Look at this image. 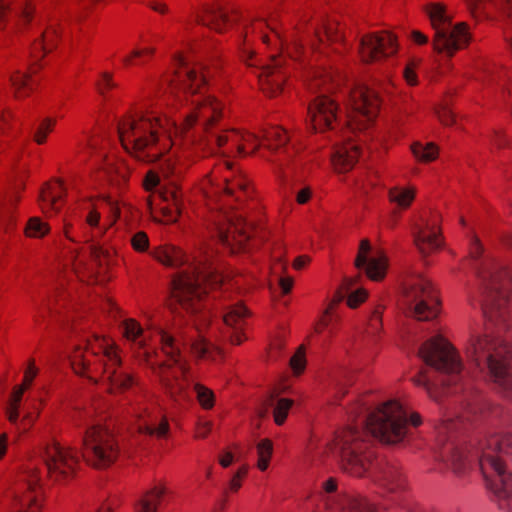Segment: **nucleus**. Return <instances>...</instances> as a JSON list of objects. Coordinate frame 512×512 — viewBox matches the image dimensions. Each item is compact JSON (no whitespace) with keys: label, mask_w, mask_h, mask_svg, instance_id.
Here are the masks:
<instances>
[{"label":"nucleus","mask_w":512,"mask_h":512,"mask_svg":"<svg viewBox=\"0 0 512 512\" xmlns=\"http://www.w3.org/2000/svg\"><path fill=\"white\" fill-rule=\"evenodd\" d=\"M388 195L391 202L397 204L403 209H406L412 203L415 197V192L412 189L393 187L389 190Z\"/></svg>","instance_id":"79ce46f5"},{"label":"nucleus","mask_w":512,"mask_h":512,"mask_svg":"<svg viewBox=\"0 0 512 512\" xmlns=\"http://www.w3.org/2000/svg\"><path fill=\"white\" fill-rule=\"evenodd\" d=\"M82 443V457L96 468L111 465L118 457L119 449L113 434L100 423H86Z\"/></svg>","instance_id":"9b49d317"},{"label":"nucleus","mask_w":512,"mask_h":512,"mask_svg":"<svg viewBox=\"0 0 512 512\" xmlns=\"http://www.w3.org/2000/svg\"><path fill=\"white\" fill-rule=\"evenodd\" d=\"M173 86L183 94L185 101H188V95L193 97L191 100L193 109L186 115L185 128L188 129L198 124L201 126L202 130H208L212 124L221 117V104L211 95H205L203 89H200V93L198 92L193 95L189 90L184 93L177 84H173Z\"/></svg>","instance_id":"a211bd4d"},{"label":"nucleus","mask_w":512,"mask_h":512,"mask_svg":"<svg viewBox=\"0 0 512 512\" xmlns=\"http://www.w3.org/2000/svg\"><path fill=\"white\" fill-rule=\"evenodd\" d=\"M370 252L371 246L369 241L367 239L362 240L355 259V265L357 268H363L371 280L380 281L386 274L387 258L380 251L373 255H370Z\"/></svg>","instance_id":"a878e982"},{"label":"nucleus","mask_w":512,"mask_h":512,"mask_svg":"<svg viewBox=\"0 0 512 512\" xmlns=\"http://www.w3.org/2000/svg\"><path fill=\"white\" fill-rule=\"evenodd\" d=\"M362 155L360 152V146L355 142H348L339 145L332 156V161L335 169L338 172H346L350 170L356 160Z\"/></svg>","instance_id":"c9c22d12"},{"label":"nucleus","mask_w":512,"mask_h":512,"mask_svg":"<svg viewBox=\"0 0 512 512\" xmlns=\"http://www.w3.org/2000/svg\"><path fill=\"white\" fill-rule=\"evenodd\" d=\"M351 424L335 433L328 443L339 457L342 469L355 477L366 475L373 467L372 439L396 444L408 433V417L403 406L390 400L370 411L367 403L357 401L348 410Z\"/></svg>","instance_id":"f257e3e1"},{"label":"nucleus","mask_w":512,"mask_h":512,"mask_svg":"<svg viewBox=\"0 0 512 512\" xmlns=\"http://www.w3.org/2000/svg\"><path fill=\"white\" fill-rule=\"evenodd\" d=\"M24 392H25L24 386L15 387L12 397H11L10 406H18L19 407Z\"/></svg>","instance_id":"69168bd1"},{"label":"nucleus","mask_w":512,"mask_h":512,"mask_svg":"<svg viewBox=\"0 0 512 512\" xmlns=\"http://www.w3.org/2000/svg\"><path fill=\"white\" fill-rule=\"evenodd\" d=\"M165 494V488L155 486L148 490L135 504L136 512H157L158 505Z\"/></svg>","instance_id":"ea45409f"},{"label":"nucleus","mask_w":512,"mask_h":512,"mask_svg":"<svg viewBox=\"0 0 512 512\" xmlns=\"http://www.w3.org/2000/svg\"><path fill=\"white\" fill-rule=\"evenodd\" d=\"M131 244L136 251L143 252L149 245V239L146 233L140 231L133 235Z\"/></svg>","instance_id":"864d4df0"},{"label":"nucleus","mask_w":512,"mask_h":512,"mask_svg":"<svg viewBox=\"0 0 512 512\" xmlns=\"http://www.w3.org/2000/svg\"><path fill=\"white\" fill-rule=\"evenodd\" d=\"M154 53L153 48L134 49L129 56L123 58V63L127 66L135 64L134 58H140L143 55H152Z\"/></svg>","instance_id":"6e6d98bb"},{"label":"nucleus","mask_w":512,"mask_h":512,"mask_svg":"<svg viewBox=\"0 0 512 512\" xmlns=\"http://www.w3.org/2000/svg\"><path fill=\"white\" fill-rule=\"evenodd\" d=\"M117 129L124 149L145 163L160 160L172 146L162 120L151 115H129L119 121Z\"/></svg>","instance_id":"39448f33"},{"label":"nucleus","mask_w":512,"mask_h":512,"mask_svg":"<svg viewBox=\"0 0 512 512\" xmlns=\"http://www.w3.org/2000/svg\"><path fill=\"white\" fill-rule=\"evenodd\" d=\"M267 408H273V416L276 424L281 425L284 423L289 409L293 405V401L286 398H277L276 395L270 394L266 400Z\"/></svg>","instance_id":"a19ab883"},{"label":"nucleus","mask_w":512,"mask_h":512,"mask_svg":"<svg viewBox=\"0 0 512 512\" xmlns=\"http://www.w3.org/2000/svg\"><path fill=\"white\" fill-rule=\"evenodd\" d=\"M218 148L224 147L226 144L231 143V149L224 150L223 153L227 154L236 150L239 154H245L246 146L252 148V152H255L261 143L259 136L253 133H239L236 131L226 132L224 134H218L214 138Z\"/></svg>","instance_id":"c756f323"},{"label":"nucleus","mask_w":512,"mask_h":512,"mask_svg":"<svg viewBox=\"0 0 512 512\" xmlns=\"http://www.w3.org/2000/svg\"><path fill=\"white\" fill-rule=\"evenodd\" d=\"M381 325V310L380 307L376 308L370 317L369 328L373 331H377Z\"/></svg>","instance_id":"680f3d73"},{"label":"nucleus","mask_w":512,"mask_h":512,"mask_svg":"<svg viewBox=\"0 0 512 512\" xmlns=\"http://www.w3.org/2000/svg\"><path fill=\"white\" fill-rule=\"evenodd\" d=\"M49 230V225L39 217H31L24 228L26 236L33 238H41L45 236Z\"/></svg>","instance_id":"a18cd8bd"},{"label":"nucleus","mask_w":512,"mask_h":512,"mask_svg":"<svg viewBox=\"0 0 512 512\" xmlns=\"http://www.w3.org/2000/svg\"><path fill=\"white\" fill-rule=\"evenodd\" d=\"M438 117L444 125H450L454 121V115L448 108H443L439 111Z\"/></svg>","instance_id":"e2e57ef3"},{"label":"nucleus","mask_w":512,"mask_h":512,"mask_svg":"<svg viewBox=\"0 0 512 512\" xmlns=\"http://www.w3.org/2000/svg\"><path fill=\"white\" fill-rule=\"evenodd\" d=\"M403 74L408 84L415 85L417 83V76L412 65H407Z\"/></svg>","instance_id":"338daca9"},{"label":"nucleus","mask_w":512,"mask_h":512,"mask_svg":"<svg viewBox=\"0 0 512 512\" xmlns=\"http://www.w3.org/2000/svg\"><path fill=\"white\" fill-rule=\"evenodd\" d=\"M20 197L18 195V191H17V188L15 189V191H13L11 194H9L7 196V198L5 199V201L3 202L2 204V220L3 222L7 223V224H13L14 222V216H13V212H14V207L16 205V203L19 201Z\"/></svg>","instance_id":"49530a36"},{"label":"nucleus","mask_w":512,"mask_h":512,"mask_svg":"<svg viewBox=\"0 0 512 512\" xmlns=\"http://www.w3.org/2000/svg\"><path fill=\"white\" fill-rule=\"evenodd\" d=\"M425 11L434 30L433 47L435 51L451 57L454 53L466 47L470 41V34L464 22L452 24L451 17L441 3H430Z\"/></svg>","instance_id":"1a4fd4ad"},{"label":"nucleus","mask_w":512,"mask_h":512,"mask_svg":"<svg viewBox=\"0 0 512 512\" xmlns=\"http://www.w3.org/2000/svg\"><path fill=\"white\" fill-rule=\"evenodd\" d=\"M263 139L266 147L273 153L271 163L274 172L279 177H286L288 173H296L304 164L298 157L299 148L296 147L281 127H272L265 131Z\"/></svg>","instance_id":"ddd939ff"},{"label":"nucleus","mask_w":512,"mask_h":512,"mask_svg":"<svg viewBox=\"0 0 512 512\" xmlns=\"http://www.w3.org/2000/svg\"><path fill=\"white\" fill-rule=\"evenodd\" d=\"M477 273L484 286V315L492 322L504 321L510 301L509 291L504 283L505 274L491 266L479 268Z\"/></svg>","instance_id":"f8f14e48"},{"label":"nucleus","mask_w":512,"mask_h":512,"mask_svg":"<svg viewBox=\"0 0 512 512\" xmlns=\"http://www.w3.org/2000/svg\"><path fill=\"white\" fill-rule=\"evenodd\" d=\"M132 418L135 421V429L141 434H146L158 439L166 438L169 433V423L165 417L158 418L149 408L140 401L130 403Z\"/></svg>","instance_id":"4be33fe9"},{"label":"nucleus","mask_w":512,"mask_h":512,"mask_svg":"<svg viewBox=\"0 0 512 512\" xmlns=\"http://www.w3.org/2000/svg\"><path fill=\"white\" fill-rule=\"evenodd\" d=\"M123 335L135 348L136 357L150 366L160 379L167 392L174 396L185 389L188 382V367L182 359L179 344L173 336L161 330V353L167 358L159 359V353L147 346L143 329L134 319H126L122 323Z\"/></svg>","instance_id":"20e7f679"},{"label":"nucleus","mask_w":512,"mask_h":512,"mask_svg":"<svg viewBox=\"0 0 512 512\" xmlns=\"http://www.w3.org/2000/svg\"><path fill=\"white\" fill-rule=\"evenodd\" d=\"M413 155L421 161L429 162L437 157L438 150L433 143L422 145L420 142H415L411 145Z\"/></svg>","instance_id":"c03bdc74"},{"label":"nucleus","mask_w":512,"mask_h":512,"mask_svg":"<svg viewBox=\"0 0 512 512\" xmlns=\"http://www.w3.org/2000/svg\"><path fill=\"white\" fill-rule=\"evenodd\" d=\"M414 243L423 255H427L441 248L439 216L433 215L431 219L421 218L420 223L413 226Z\"/></svg>","instance_id":"b1692460"},{"label":"nucleus","mask_w":512,"mask_h":512,"mask_svg":"<svg viewBox=\"0 0 512 512\" xmlns=\"http://www.w3.org/2000/svg\"><path fill=\"white\" fill-rule=\"evenodd\" d=\"M373 479L389 492H395L403 487V478L395 464L384 463L371 472Z\"/></svg>","instance_id":"473e14b6"},{"label":"nucleus","mask_w":512,"mask_h":512,"mask_svg":"<svg viewBox=\"0 0 512 512\" xmlns=\"http://www.w3.org/2000/svg\"><path fill=\"white\" fill-rule=\"evenodd\" d=\"M65 194V188L61 182L47 185L40 193L39 204L44 213L58 212L60 210L59 201Z\"/></svg>","instance_id":"e433bc0d"},{"label":"nucleus","mask_w":512,"mask_h":512,"mask_svg":"<svg viewBox=\"0 0 512 512\" xmlns=\"http://www.w3.org/2000/svg\"><path fill=\"white\" fill-rule=\"evenodd\" d=\"M191 349L199 357H208L214 347L204 339H198L191 343Z\"/></svg>","instance_id":"3c124183"},{"label":"nucleus","mask_w":512,"mask_h":512,"mask_svg":"<svg viewBox=\"0 0 512 512\" xmlns=\"http://www.w3.org/2000/svg\"><path fill=\"white\" fill-rule=\"evenodd\" d=\"M404 299L409 313L420 321L438 315L439 299L431 281L421 274L409 277L404 284Z\"/></svg>","instance_id":"9d476101"},{"label":"nucleus","mask_w":512,"mask_h":512,"mask_svg":"<svg viewBox=\"0 0 512 512\" xmlns=\"http://www.w3.org/2000/svg\"><path fill=\"white\" fill-rule=\"evenodd\" d=\"M264 28H269L270 30H272V31L275 33V35H276V37H277V38H280V37H279V35H278V33H276V32L274 31V28H272L270 24L265 23V22H263V21H260V22H258L256 25H253V26H252V31H253V32L259 31V33H260V37H261V39H262V41H263L264 43H267V44H268V43L270 42V38H269V36L264 32Z\"/></svg>","instance_id":"4d7b16f0"},{"label":"nucleus","mask_w":512,"mask_h":512,"mask_svg":"<svg viewBox=\"0 0 512 512\" xmlns=\"http://www.w3.org/2000/svg\"><path fill=\"white\" fill-rule=\"evenodd\" d=\"M422 360L438 374L439 379H432L426 371L413 379L417 386L426 389L430 398L439 401L447 386L461 378L462 364L454 348L441 336L427 340L418 350Z\"/></svg>","instance_id":"423d86ee"},{"label":"nucleus","mask_w":512,"mask_h":512,"mask_svg":"<svg viewBox=\"0 0 512 512\" xmlns=\"http://www.w3.org/2000/svg\"><path fill=\"white\" fill-rule=\"evenodd\" d=\"M57 39L58 32L53 25H50L40 31V34L34 41L31 49L33 63L29 69V73L16 72L10 77L17 97L26 96L30 91H32L34 85L32 74L36 72L37 62L45 53L51 51L56 46Z\"/></svg>","instance_id":"dca6fc26"},{"label":"nucleus","mask_w":512,"mask_h":512,"mask_svg":"<svg viewBox=\"0 0 512 512\" xmlns=\"http://www.w3.org/2000/svg\"><path fill=\"white\" fill-rule=\"evenodd\" d=\"M305 354L304 349L300 347L297 352L290 359V366L296 374L301 373L305 368Z\"/></svg>","instance_id":"603ef678"},{"label":"nucleus","mask_w":512,"mask_h":512,"mask_svg":"<svg viewBox=\"0 0 512 512\" xmlns=\"http://www.w3.org/2000/svg\"><path fill=\"white\" fill-rule=\"evenodd\" d=\"M102 209L106 208L108 212V223H100V212L98 207H92L86 216V223L93 229L92 239L102 236L110 228L120 215V208L116 201L110 196L102 198Z\"/></svg>","instance_id":"c85d7f7f"},{"label":"nucleus","mask_w":512,"mask_h":512,"mask_svg":"<svg viewBox=\"0 0 512 512\" xmlns=\"http://www.w3.org/2000/svg\"><path fill=\"white\" fill-rule=\"evenodd\" d=\"M91 256L93 260V264L97 266H102L104 261H106L109 257V253L105 251L102 247L97 245L91 246Z\"/></svg>","instance_id":"5fc2aeb1"},{"label":"nucleus","mask_w":512,"mask_h":512,"mask_svg":"<svg viewBox=\"0 0 512 512\" xmlns=\"http://www.w3.org/2000/svg\"><path fill=\"white\" fill-rule=\"evenodd\" d=\"M102 80L98 82V90L101 94L105 93L106 89H111L116 86V84L112 80V75L108 72H104L101 74Z\"/></svg>","instance_id":"13d9d810"},{"label":"nucleus","mask_w":512,"mask_h":512,"mask_svg":"<svg viewBox=\"0 0 512 512\" xmlns=\"http://www.w3.org/2000/svg\"><path fill=\"white\" fill-rule=\"evenodd\" d=\"M55 125V120L46 118L44 119L34 134V140L38 144H43L46 140L47 134L52 131Z\"/></svg>","instance_id":"8fccbe9b"},{"label":"nucleus","mask_w":512,"mask_h":512,"mask_svg":"<svg viewBox=\"0 0 512 512\" xmlns=\"http://www.w3.org/2000/svg\"><path fill=\"white\" fill-rule=\"evenodd\" d=\"M326 42L332 44H343L346 46L344 35L340 29V25L336 21H321L313 29V39L311 41V49H320V45Z\"/></svg>","instance_id":"7c9ffc66"},{"label":"nucleus","mask_w":512,"mask_h":512,"mask_svg":"<svg viewBox=\"0 0 512 512\" xmlns=\"http://www.w3.org/2000/svg\"><path fill=\"white\" fill-rule=\"evenodd\" d=\"M156 258L169 267L187 265L186 270L173 278L171 294L175 304L190 314L202 311L207 286L214 288L224 281V276L212 266L211 251L204 246L199 247L193 255L171 246L159 251Z\"/></svg>","instance_id":"7ed1b4c3"},{"label":"nucleus","mask_w":512,"mask_h":512,"mask_svg":"<svg viewBox=\"0 0 512 512\" xmlns=\"http://www.w3.org/2000/svg\"><path fill=\"white\" fill-rule=\"evenodd\" d=\"M311 196V190L309 187L301 189L296 196V200L299 204H305Z\"/></svg>","instance_id":"774afa93"},{"label":"nucleus","mask_w":512,"mask_h":512,"mask_svg":"<svg viewBox=\"0 0 512 512\" xmlns=\"http://www.w3.org/2000/svg\"><path fill=\"white\" fill-rule=\"evenodd\" d=\"M352 280H347L342 289L336 293L329 307L325 311V317L322 320L321 324L324 328H327L330 325V321L332 320V310L335 305L342 302L345 297H347V305L350 308H356L359 304L365 301L367 297V292L363 289H357L356 291H350L352 286Z\"/></svg>","instance_id":"2f4dec72"},{"label":"nucleus","mask_w":512,"mask_h":512,"mask_svg":"<svg viewBox=\"0 0 512 512\" xmlns=\"http://www.w3.org/2000/svg\"><path fill=\"white\" fill-rule=\"evenodd\" d=\"M74 272L78 275V277H83L85 271L87 270L89 273H92L94 267H88V265L81 259L75 258L72 263Z\"/></svg>","instance_id":"bf43d9fd"},{"label":"nucleus","mask_w":512,"mask_h":512,"mask_svg":"<svg viewBox=\"0 0 512 512\" xmlns=\"http://www.w3.org/2000/svg\"><path fill=\"white\" fill-rule=\"evenodd\" d=\"M338 105L325 94L318 95L308 106V116L314 131L333 130L337 122Z\"/></svg>","instance_id":"5701e85b"},{"label":"nucleus","mask_w":512,"mask_h":512,"mask_svg":"<svg viewBox=\"0 0 512 512\" xmlns=\"http://www.w3.org/2000/svg\"><path fill=\"white\" fill-rule=\"evenodd\" d=\"M175 63L178 68L171 81L173 84L179 85L184 93L189 90L194 95L200 93V89L207 86L208 79L212 75L210 64L198 63L191 66L181 55L175 58Z\"/></svg>","instance_id":"6ab92c4d"},{"label":"nucleus","mask_w":512,"mask_h":512,"mask_svg":"<svg viewBox=\"0 0 512 512\" xmlns=\"http://www.w3.org/2000/svg\"><path fill=\"white\" fill-rule=\"evenodd\" d=\"M340 80V76L336 77L330 72H315V78L309 84V89H316L320 85L327 84L328 82L331 83L333 86L334 84L338 85Z\"/></svg>","instance_id":"09e8293b"},{"label":"nucleus","mask_w":512,"mask_h":512,"mask_svg":"<svg viewBox=\"0 0 512 512\" xmlns=\"http://www.w3.org/2000/svg\"><path fill=\"white\" fill-rule=\"evenodd\" d=\"M212 429V423L209 421L200 422L197 426V437L205 438Z\"/></svg>","instance_id":"0e129e2a"},{"label":"nucleus","mask_w":512,"mask_h":512,"mask_svg":"<svg viewBox=\"0 0 512 512\" xmlns=\"http://www.w3.org/2000/svg\"><path fill=\"white\" fill-rule=\"evenodd\" d=\"M41 477L38 468L30 463L22 474L25 492L17 495L13 512H39L41 510Z\"/></svg>","instance_id":"aec40b11"},{"label":"nucleus","mask_w":512,"mask_h":512,"mask_svg":"<svg viewBox=\"0 0 512 512\" xmlns=\"http://www.w3.org/2000/svg\"><path fill=\"white\" fill-rule=\"evenodd\" d=\"M441 459L456 475H462L476 461L487 488L499 500L512 498V434H495L478 447H444Z\"/></svg>","instance_id":"f03ea898"},{"label":"nucleus","mask_w":512,"mask_h":512,"mask_svg":"<svg viewBox=\"0 0 512 512\" xmlns=\"http://www.w3.org/2000/svg\"><path fill=\"white\" fill-rule=\"evenodd\" d=\"M397 51L395 37L389 32L372 33L360 39L358 53L365 63L394 55Z\"/></svg>","instance_id":"412c9836"},{"label":"nucleus","mask_w":512,"mask_h":512,"mask_svg":"<svg viewBox=\"0 0 512 512\" xmlns=\"http://www.w3.org/2000/svg\"><path fill=\"white\" fill-rule=\"evenodd\" d=\"M235 17L229 15V11L222 6L207 7L203 15H197L196 21L214 29L217 32H223L226 27L231 26Z\"/></svg>","instance_id":"72a5a7b5"},{"label":"nucleus","mask_w":512,"mask_h":512,"mask_svg":"<svg viewBox=\"0 0 512 512\" xmlns=\"http://www.w3.org/2000/svg\"><path fill=\"white\" fill-rule=\"evenodd\" d=\"M224 164L226 169L232 173L231 176L224 177L225 193L231 196L235 195L237 200H240V196L236 195L237 192L244 194L245 196H248L249 188L244 177L240 173L236 174L232 171L233 164L230 161L226 160Z\"/></svg>","instance_id":"58836bf2"},{"label":"nucleus","mask_w":512,"mask_h":512,"mask_svg":"<svg viewBox=\"0 0 512 512\" xmlns=\"http://www.w3.org/2000/svg\"><path fill=\"white\" fill-rule=\"evenodd\" d=\"M348 124L351 131L362 130L368 127L376 118L380 108V98L375 88L364 84H353L347 88Z\"/></svg>","instance_id":"4468645a"},{"label":"nucleus","mask_w":512,"mask_h":512,"mask_svg":"<svg viewBox=\"0 0 512 512\" xmlns=\"http://www.w3.org/2000/svg\"><path fill=\"white\" fill-rule=\"evenodd\" d=\"M121 360L115 350L104 341L96 340L82 348L78 346L71 355V366L75 373L83 375L103 371L109 385V391H124L135 380L127 371L121 369Z\"/></svg>","instance_id":"0eeeda50"},{"label":"nucleus","mask_w":512,"mask_h":512,"mask_svg":"<svg viewBox=\"0 0 512 512\" xmlns=\"http://www.w3.org/2000/svg\"><path fill=\"white\" fill-rule=\"evenodd\" d=\"M162 197L168 205L161 208L163 219L159 221L164 223L176 222L181 209V198L178 191L176 189L167 190L162 193Z\"/></svg>","instance_id":"4c0bfd02"},{"label":"nucleus","mask_w":512,"mask_h":512,"mask_svg":"<svg viewBox=\"0 0 512 512\" xmlns=\"http://www.w3.org/2000/svg\"><path fill=\"white\" fill-rule=\"evenodd\" d=\"M40 457L46 466L48 476L55 482H67L72 479L80 462L76 448L64 446L55 439L41 447Z\"/></svg>","instance_id":"2eb2a0df"},{"label":"nucleus","mask_w":512,"mask_h":512,"mask_svg":"<svg viewBox=\"0 0 512 512\" xmlns=\"http://www.w3.org/2000/svg\"><path fill=\"white\" fill-rule=\"evenodd\" d=\"M248 315L247 308L241 303H235L225 308L223 321L232 344L238 345L243 341V330Z\"/></svg>","instance_id":"cd10ccee"},{"label":"nucleus","mask_w":512,"mask_h":512,"mask_svg":"<svg viewBox=\"0 0 512 512\" xmlns=\"http://www.w3.org/2000/svg\"><path fill=\"white\" fill-rule=\"evenodd\" d=\"M32 17L33 7L27 0H23L15 9L10 7L9 0H0V29L9 20H13L15 25H18L20 22L28 23Z\"/></svg>","instance_id":"f704fd0d"},{"label":"nucleus","mask_w":512,"mask_h":512,"mask_svg":"<svg viewBox=\"0 0 512 512\" xmlns=\"http://www.w3.org/2000/svg\"><path fill=\"white\" fill-rule=\"evenodd\" d=\"M257 467L265 471L269 466V461L273 452V444L269 439H263L256 444Z\"/></svg>","instance_id":"37998d69"},{"label":"nucleus","mask_w":512,"mask_h":512,"mask_svg":"<svg viewBox=\"0 0 512 512\" xmlns=\"http://www.w3.org/2000/svg\"><path fill=\"white\" fill-rule=\"evenodd\" d=\"M194 390L196 392L197 400L202 408L208 410L214 406L215 397L211 389L196 383L194 384Z\"/></svg>","instance_id":"de8ad7c7"},{"label":"nucleus","mask_w":512,"mask_h":512,"mask_svg":"<svg viewBox=\"0 0 512 512\" xmlns=\"http://www.w3.org/2000/svg\"><path fill=\"white\" fill-rule=\"evenodd\" d=\"M323 493L328 505H339L341 512H375L374 506L365 498L341 497L337 480L330 477L322 483Z\"/></svg>","instance_id":"393cba45"},{"label":"nucleus","mask_w":512,"mask_h":512,"mask_svg":"<svg viewBox=\"0 0 512 512\" xmlns=\"http://www.w3.org/2000/svg\"><path fill=\"white\" fill-rule=\"evenodd\" d=\"M37 372L38 370L34 365V361L31 360L27 370L25 371L23 384L21 385L25 387V390L31 385L34 377L37 375Z\"/></svg>","instance_id":"052dcab7"},{"label":"nucleus","mask_w":512,"mask_h":512,"mask_svg":"<svg viewBox=\"0 0 512 512\" xmlns=\"http://www.w3.org/2000/svg\"><path fill=\"white\" fill-rule=\"evenodd\" d=\"M282 56H272L268 64L262 67L259 74L261 89L269 96L274 97L282 91V85L286 79L283 70Z\"/></svg>","instance_id":"bb28decb"},{"label":"nucleus","mask_w":512,"mask_h":512,"mask_svg":"<svg viewBox=\"0 0 512 512\" xmlns=\"http://www.w3.org/2000/svg\"><path fill=\"white\" fill-rule=\"evenodd\" d=\"M476 367L504 390H512V345L488 336L477 337L467 348Z\"/></svg>","instance_id":"6e6552de"},{"label":"nucleus","mask_w":512,"mask_h":512,"mask_svg":"<svg viewBox=\"0 0 512 512\" xmlns=\"http://www.w3.org/2000/svg\"><path fill=\"white\" fill-rule=\"evenodd\" d=\"M215 222L217 239L232 253L244 250L245 245L252 240L254 227L236 214H220Z\"/></svg>","instance_id":"f3484780"}]
</instances>
